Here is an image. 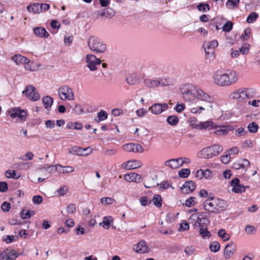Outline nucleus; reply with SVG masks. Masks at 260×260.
<instances>
[{
	"mask_svg": "<svg viewBox=\"0 0 260 260\" xmlns=\"http://www.w3.org/2000/svg\"><path fill=\"white\" fill-rule=\"evenodd\" d=\"M255 94V90L253 88L242 87L232 92L230 95V98L242 102L253 98Z\"/></svg>",
	"mask_w": 260,
	"mask_h": 260,
	"instance_id": "1",
	"label": "nucleus"
},
{
	"mask_svg": "<svg viewBox=\"0 0 260 260\" xmlns=\"http://www.w3.org/2000/svg\"><path fill=\"white\" fill-rule=\"evenodd\" d=\"M198 89L199 88L192 84H184L180 87L182 98L187 102H194L196 101Z\"/></svg>",
	"mask_w": 260,
	"mask_h": 260,
	"instance_id": "2",
	"label": "nucleus"
},
{
	"mask_svg": "<svg viewBox=\"0 0 260 260\" xmlns=\"http://www.w3.org/2000/svg\"><path fill=\"white\" fill-rule=\"evenodd\" d=\"M222 150L223 148L221 145L213 144L202 149L198 153V157L201 158H211L218 155Z\"/></svg>",
	"mask_w": 260,
	"mask_h": 260,
	"instance_id": "3",
	"label": "nucleus"
},
{
	"mask_svg": "<svg viewBox=\"0 0 260 260\" xmlns=\"http://www.w3.org/2000/svg\"><path fill=\"white\" fill-rule=\"evenodd\" d=\"M197 100L202 102L207 111H212L216 105L213 96L199 88L196 95Z\"/></svg>",
	"mask_w": 260,
	"mask_h": 260,
	"instance_id": "4",
	"label": "nucleus"
},
{
	"mask_svg": "<svg viewBox=\"0 0 260 260\" xmlns=\"http://www.w3.org/2000/svg\"><path fill=\"white\" fill-rule=\"evenodd\" d=\"M87 44L89 48L93 52L97 53H104L107 49L106 45L99 38L95 36H90Z\"/></svg>",
	"mask_w": 260,
	"mask_h": 260,
	"instance_id": "5",
	"label": "nucleus"
},
{
	"mask_svg": "<svg viewBox=\"0 0 260 260\" xmlns=\"http://www.w3.org/2000/svg\"><path fill=\"white\" fill-rule=\"evenodd\" d=\"M58 93L60 99L62 101H73L75 99L72 88L67 85H63L59 87Z\"/></svg>",
	"mask_w": 260,
	"mask_h": 260,
	"instance_id": "6",
	"label": "nucleus"
},
{
	"mask_svg": "<svg viewBox=\"0 0 260 260\" xmlns=\"http://www.w3.org/2000/svg\"><path fill=\"white\" fill-rule=\"evenodd\" d=\"M214 83L218 86L228 87L225 72L218 70L212 76Z\"/></svg>",
	"mask_w": 260,
	"mask_h": 260,
	"instance_id": "7",
	"label": "nucleus"
},
{
	"mask_svg": "<svg viewBox=\"0 0 260 260\" xmlns=\"http://www.w3.org/2000/svg\"><path fill=\"white\" fill-rule=\"evenodd\" d=\"M8 115L12 118H19L21 121L26 120L27 113L25 110L21 109L19 107L11 108L8 111Z\"/></svg>",
	"mask_w": 260,
	"mask_h": 260,
	"instance_id": "8",
	"label": "nucleus"
},
{
	"mask_svg": "<svg viewBox=\"0 0 260 260\" xmlns=\"http://www.w3.org/2000/svg\"><path fill=\"white\" fill-rule=\"evenodd\" d=\"M85 61L87 63V67L90 71H94L98 69L97 66L100 65L101 60L94 55L87 54L85 57Z\"/></svg>",
	"mask_w": 260,
	"mask_h": 260,
	"instance_id": "9",
	"label": "nucleus"
},
{
	"mask_svg": "<svg viewBox=\"0 0 260 260\" xmlns=\"http://www.w3.org/2000/svg\"><path fill=\"white\" fill-rule=\"evenodd\" d=\"M22 93L31 101H37L40 97L36 88L31 85H28Z\"/></svg>",
	"mask_w": 260,
	"mask_h": 260,
	"instance_id": "10",
	"label": "nucleus"
},
{
	"mask_svg": "<svg viewBox=\"0 0 260 260\" xmlns=\"http://www.w3.org/2000/svg\"><path fill=\"white\" fill-rule=\"evenodd\" d=\"M122 149L127 152L142 153L144 149L143 147L138 143H129L123 145Z\"/></svg>",
	"mask_w": 260,
	"mask_h": 260,
	"instance_id": "11",
	"label": "nucleus"
},
{
	"mask_svg": "<svg viewBox=\"0 0 260 260\" xmlns=\"http://www.w3.org/2000/svg\"><path fill=\"white\" fill-rule=\"evenodd\" d=\"M228 86L234 85L239 80V74L235 70H228L225 72Z\"/></svg>",
	"mask_w": 260,
	"mask_h": 260,
	"instance_id": "12",
	"label": "nucleus"
},
{
	"mask_svg": "<svg viewBox=\"0 0 260 260\" xmlns=\"http://www.w3.org/2000/svg\"><path fill=\"white\" fill-rule=\"evenodd\" d=\"M143 77V74L141 73H132L126 77V81L129 85H135L139 83Z\"/></svg>",
	"mask_w": 260,
	"mask_h": 260,
	"instance_id": "13",
	"label": "nucleus"
},
{
	"mask_svg": "<svg viewBox=\"0 0 260 260\" xmlns=\"http://www.w3.org/2000/svg\"><path fill=\"white\" fill-rule=\"evenodd\" d=\"M168 108L169 106L166 103H155L149 107V110L155 115H159Z\"/></svg>",
	"mask_w": 260,
	"mask_h": 260,
	"instance_id": "14",
	"label": "nucleus"
},
{
	"mask_svg": "<svg viewBox=\"0 0 260 260\" xmlns=\"http://www.w3.org/2000/svg\"><path fill=\"white\" fill-rule=\"evenodd\" d=\"M191 218L196 220L194 225L200 229L206 228L209 223V220L206 217H199L197 214H193L191 216Z\"/></svg>",
	"mask_w": 260,
	"mask_h": 260,
	"instance_id": "15",
	"label": "nucleus"
},
{
	"mask_svg": "<svg viewBox=\"0 0 260 260\" xmlns=\"http://www.w3.org/2000/svg\"><path fill=\"white\" fill-rule=\"evenodd\" d=\"M92 151V148L90 147L82 148L80 147L75 146L71 149L69 152L78 155L87 156L90 154Z\"/></svg>",
	"mask_w": 260,
	"mask_h": 260,
	"instance_id": "16",
	"label": "nucleus"
},
{
	"mask_svg": "<svg viewBox=\"0 0 260 260\" xmlns=\"http://www.w3.org/2000/svg\"><path fill=\"white\" fill-rule=\"evenodd\" d=\"M215 198L210 194L204 203V209L209 212H216Z\"/></svg>",
	"mask_w": 260,
	"mask_h": 260,
	"instance_id": "17",
	"label": "nucleus"
},
{
	"mask_svg": "<svg viewBox=\"0 0 260 260\" xmlns=\"http://www.w3.org/2000/svg\"><path fill=\"white\" fill-rule=\"evenodd\" d=\"M233 186L232 190L236 193H241L245 191V187L243 185L240 184L239 179L235 178L233 179L231 183Z\"/></svg>",
	"mask_w": 260,
	"mask_h": 260,
	"instance_id": "18",
	"label": "nucleus"
},
{
	"mask_svg": "<svg viewBox=\"0 0 260 260\" xmlns=\"http://www.w3.org/2000/svg\"><path fill=\"white\" fill-rule=\"evenodd\" d=\"M57 167L63 168L60 165H51L49 166L45 165L40 168V171L44 174L46 178H48L51 174L57 169Z\"/></svg>",
	"mask_w": 260,
	"mask_h": 260,
	"instance_id": "19",
	"label": "nucleus"
},
{
	"mask_svg": "<svg viewBox=\"0 0 260 260\" xmlns=\"http://www.w3.org/2000/svg\"><path fill=\"white\" fill-rule=\"evenodd\" d=\"M218 42L216 40L207 42L206 46L205 47L206 54L209 56L213 55L214 50L218 46Z\"/></svg>",
	"mask_w": 260,
	"mask_h": 260,
	"instance_id": "20",
	"label": "nucleus"
},
{
	"mask_svg": "<svg viewBox=\"0 0 260 260\" xmlns=\"http://www.w3.org/2000/svg\"><path fill=\"white\" fill-rule=\"evenodd\" d=\"M135 251L140 253H145L149 252V248L144 240H141L138 243L133 246Z\"/></svg>",
	"mask_w": 260,
	"mask_h": 260,
	"instance_id": "21",
	"label": "nucleus"
},
{
	"mask_svg": "<svg viewBox=\"0 0 260 260\" xmlns=\"http://www.w3.org/2000/svg\"><path fill=\"white\" fill-rule=\"evenodd\" d=\"M196 188V184L192 181H186L181 187V190L184 193H189L192 192Z\"/></svg>",
	"mask_w": 260,
	"mask_h": 260,
	"instance_id": "22",
	"label": "nucleus"
},
{
	"mask_svg": "<svg viewBox=\"0 0 260 260\" xmlns=\"http://www.w3.org/2000/svg\"><path fill=\"white\" fill-rule=\"evenodd\" d=\"M141 166V162L137 160H128L122 165V168L126 170H133Z\"/></svg>",
	"mask_w": 260,
	"mask_h": 260,
	"instance_id": "23",
	"label": "nucleus"
},
{
	"mask_svg": "<svg viewBox=\"0 0 260 260\" xmlns=\"http://www.w3.org/2000/svg\"><path fill=\"white\" fill-rule=\"evenodd\" d=\"M236 251V246L233 243L226 245L224 249V255L225 258H230Z\"/></svg>",
	"mask_w": 260,
	"mask_h": 260,
	"instance_id": "24",
	"label": "nucleus"
},
{
	"mask_svg": "<svg viewBox=\"0 0 260 260\" xmlns=\"http://www.w3.org/2000/svg\"><path fill=\"white\" fill-rule=\"evenodd\" d=\"M124 179L127 182H140L141 181V176L135 173H130L124 176Z\"/></svg>",
	"mask_w": 260,
	"mask_h": 260,
	"instance_id": "25",
	"label": "nucleus"
},
{
	"mask_svg": "<svg viewBox=\"0 0 260 260\" xmlns=\"http://www.w3.org/2000/svg\"><path fill=\"white\" fill-rule=\"evenodd\" d=\"M216 212L225 210L226 208V204L225 201L215 198Z\"/></svg>",
	"mask_w": 260,
	"mask_h": 260,
	"instance_id": "26",
	"label": "nucleus"
},
{
	"mask_svg": "<svg viewBox=\"0 0 260 260\" xmlns=\"http://www.w3.org/2000/svg\"><path fill=\"white\" fill-rule=\"evenodd\" d=\"M35 34L39 37L48 38L49 36V33L46 29L42 27H37L34 28Z\"/></svg>",
	"mask_w": 260,
	"mask_h": 260,
	"instance_id": "27",
	"label": "nucleus"
},
{
	"mask_svg": "<svg viewBox=\"0 0 260 260\" xmlns=\"http://www.w3.org/2000/svg\"><path fill=\"white\" fill-rule=\"evenodd\" d=\"M115 14V11L110 8H107L106 9H104L103 10L101 11H99L98 12V15L100 16L101 17H105L106 18L108 17H112Z\"/></svg>",
	"mask_w": 260,
	"mask_h": 260,
	"instance_id": "28",
	"label": "nucleus"
},
{
	"mask_svg": "<svg viewBox=\"0 0 260 260\" xmlns=\"http://www.w3.org/2000/svg\"><path fill=\"white\" fill-rule=\"evenodd\" d=\"M13 60L17 65L23 64L30 62V60L28 58L23 56L20 54L14 55L13 57Z\"/></svg>",
	"mask_w": 260,
	"mask_h": 260,
	"instance_id": "29",
	"label": "nucleus"
},
{
	"mask_svg": "<svg viewBox=\"0 0 260 260\" xmlns=\"http://www.w3.org/2000/svg\"><path fill=\"white\" fill-rule=\"evenodd\" d=\"M213 129L215 130L214 133L218 136L226 135L229 129L224 126L215 125L214 124Z\"/></svg>",
	"mask_w": 260,
	"mask_h": 260,
	"instance_id": "30",
	"label": "nucleus"
},
{
	"mask_svg": "<svg viewBox=\"0 0 260 260\" xmlns=\"http://www.w3.org/2000/svg\"><path fill=\"white\" fill-rule=\"evenodd\" d=\"M249 161L246 159H243L237 162H235L233 164V168L235 169H244L246 167H247L249 165Z\"/></svg>",
	"mask_w": 260,
	"mask_h": 260,
	"instance_id": "31",
	"label": "nucleus"
},
{
	"mask_svg": "<svg viewBox=\"0 0 260 260\" xmlns=\"http://www.w3.org/2000/svg\"><path fill=\"white\" fill-rule=\"evenodd\" d=\"M144 83L145 86L149 88H154L157 87L156 78H146L144 80Z\"/></svg>",
	"mask_w": 260,
	"mask_h": 260,
	"instance_id": "32",
	"label": "nucleus"
},
{
	"mask_svg": "<svg viewBox=\"0 0 260 260\" xmlns=\"http://www.w3.org/2000/svg\"><path fill=\"white\" fill-rule=\"evenodd\" d=\"M27 10L34 13L39 14L41 13V9L40 8V3H34L27 6Z\"/></svg>",
	"mask_w": 260,
	"mask_h": 260,
	"instance_id": "33",
	"label": "nucleus"
},
{
	"mask_svg": "<svg viewBox=\"0 0 260 260\" xmlns=\"http://www.w3.org/2000/svg\"><path fill=\"white\" fill-rule=\"evenodd\" d=\"M112 222L113 219L111 216H105L103 218V222L100 223V225H102L106 229H108Z\"/></svg>",
	"mask_w": 260,
	"mask_h": 260,
	"instance_id": "34",
	"label": "nucleus"
},
{
	"mask_svg": "<svg viewBox=\"0 0 260 260\" xmlns=\"http://www.w3.org/2000/svg\"><path fill=\"white\" fill-rule=\"evenodd\" d=\"M167 122L171 126H175L179 122V119L177 116L170 115L167 118Z\"/></svg>",
	"mask_w": 260,
	"mask_h": 260,
	"instance_id": "35",
	"label": "nucleus"
},
{
	"mask_svg": "<svg viewBox=\"0 0 260 260\" xmlns=\"http://www.w3.org/2000/svg\"><path fill=\"white\" fill-rule=\"evenodd\" d=\"M42 102L45 106V108L46 109H49L51 107L53 103V100L51 96H46L42 99Z\"/></svg>",
	"mask_w": 260,
	"mask_h": 260,
	"instance_id": "36",
	"label": "nucleus"
},
{
	"mask_svg": "<svg viewBox=\"0 0 260 260\" xmlns=\"http://www.w3.org/2000/svg\"><path fill=\"white\" fill-rule=\"evenodd\" d=\"M214 123L211 121H207L204 122H200L197 125V127L199 129L207 128L211 127V128L213 129Z\"/></svg>",
	"mask_w": 260,
	"mask_h": 260,
	"instance_id": "37",
	"label": "nucleus"
},
{
	"mask_svg": "<svg viewBox=\"0 0 260 260\" xmlns=\"http://www.w3.org/2000/svg\"><path fill=\"white\" fill-rule=\"evenodd\" d=\"M239 3V0H228L225 5L228 9H234L238 7Z\"/></svg>",
	"mask_w": 260,
	"mask_h": 260,
	"instance_id": "38",
	"label": "nucleus"
},
{
	"mask_svg": "<svg viewBox=\"0 0 260 260\" xmlns=\"http://www.w3.org/2000/svg\"><path fill=\"white\" fill-rule=\"evenodd\" d=\"M258 17V14L257 13L255 12H251L247 16L246 21L248 23H252L256 20Z\"/></svg>",
	"mask_w": 260,
	"mask_h": 260,
	"instance_id": "39",
	"label": "nucleus"
},
{
	"mask_svg": "<svg viewBox=\"0 0 260 260\" xmlns=\"http://www.w3.org/2000/svg\"><path fill=\"white\" fill-rule=\"evenodd\" d=\"M107 113L103 110H101L100 112L98 113V116L95 118L96 122L105 120L107 118Z\"/></svg>",
	"mask_w": 260,
	"mask_h": 260,
	"instance_id": "40",
	"label": "nucleus"
},
{
	"mask_svg": "<svg viewBox=\"0 0 260 260\" xmlns=\"http://www.w3.org/2000/svg\"><path fill=\"white\" fill-rule=\"evenodd\" d=\"M152 201L153 202L154 204L158 208H160L161 207V197L159 194H155L153 197Z\"/></svg>",
	"mask_w": 260,
	"mask_h": 260,
	"instance_id": "41",
	"label": "nucleus"
},
{
	"mask_svg": "<svg viewBox=\"0 0 260 260\" xmlns=\"http://www.w3.org/2000/svg\"><path fill=\"white\" fill-rule=\"evenodd\" d=\"M5 176L8 178H13L14 179H18L20 177V175H16V171L14 170L6 171L5 172Z\"/></svg>",
	"mask_w": 260,
	"mask_h": 260,
	"instance_id": "42",
	"label": "nucleus"
},
{
	"mask_svg": "<svg viewBox=\"0 0 260 260\" xmlns=\"http://www.w3.org/2000/svg\"><path fill=\"white\" fill-rule=\"evenodd\" d=\"M258 128V125L255 122L250 123L247 126V128L251 133H255L257 131Z\"/></svg>",
	"mask_w": 260,
	"mask_h": 260,
	"instance_id": "43",
	"label": "nucleus"
},
{
	"mask_svg": "<svg viewBox=\"0 0 260 260\" xmlns=\"http://www.w3.org/2000/svg\"><path fill=\"white\" fill-rule=\"evenodd\" d=\"M165 165L173 169H176L178 168V166L175 159H171L170 160H167L165 162Z\"/></svg>",
	"mask_w": 260,
	"mask_h": 260,
	"instance_id": "44",
	"label": "nucleus"
},
{
	"mask_svg": "<svg viewBox=\"0 0 260 260\" xmlns=\"http://www.w3.org/2000/svg\"><path fill=\"white\" fill-rule=\"evenodd\" d=\"M199 234L201 235V236L204 239L209 238L211 236V234L210 233V232L208 231L207 227H206V228L200 229L199 230Z\"/></svg>",
	"mask_w": 260,
	"mask_h": 260,
	"instance_id": "45",
	"label": "nucleus"
},
{
	"mask_svg": "<svg viewBox=\"0 0 260 260\" xmlns=\"http://www.w3.org/2000/svg\"><path fill=\"white\" fill-rule=\"evenodd\" d=\"M218 235L220 238L225 241L229 240L230 237L229 234L226 233L224 229L219 230L218 232Z\"/></svg>",
	"mask_w": 260,
	"mask_h": 260,
	"instance_id": "46",
	"label": "nucleus"
},
{
	"mask_svg": "<svg viewBox=\"0 0 260 260\" xmlns=\"http://www.w3.org/2000/svg\"><path fill=\"white\" fill-rule=\"evenodd\" d=\"M8 259L10 260H15L19 255L17 252L14 250H7Z\"/></svg>",
	"mask_w": 260,
	"mask_h": 260,
	"instance_id": "47",
	"label": "nucleus"
},
{
	"mask_svg": "<svg viewBox=\"0 0 260 260\" xmlns=\"http://www.w3.org/2000/svg\"><path fill=\"white\" fill-rule=\"evenodd\" d=\"M161 79L162 86L171 85L174 83V80L172 78L161 77Z\"/></svg>",
	"mask_w": 260,
	"mask_h": 260,
	"instance_id": "48",
	"label": "nucleus"
},
{
	"mask_svg": "<svg viewBox=\"0 0 260 260\" xmlns=\"http://www.w3.org/2000/svg\"><path fill=\"white\" fill-rule=\"evenodd\" d=\"M209 247L211 251L214 252H216L220 249V245L218 242L214 241L210 243Z\"/></svg>",
	"mask_w": 260,
	"mask_h": 260,
	"instance_id": "49",
	"label": "nucleus"
},
{
	"mask_svg": "<svg viewBox=\"0 0 260 260\" xmlns=\"http://www.w3.org/2000/svg\"><path fill=\"white\" fill-rule=\"evenodd\" d=\"M250 45L248 43H244L240 48V52L243 55H246L249 52Z\"/></svg>",
	"mask_w": 260,
	"mask_h": 260,
	"instance_id": "50",
	"label": "nucleus"
},
{
	"mask_svg": "<svg viewBox=\"0 0 260 260\" xmlns=\"http://www.w3.org/2000/svg\"><path fill=\"white\" fill-rule=\"evenodd\" d=\"M190 170L188 169H182L178 172L179 176L181 178H187L190 174Z\"/></svg>",
	"mask_w": 260,
	"mask_h": 260,
	"instance_id": "51",
	"label": "nucleus"
},
{
	"mask_svg": "<svg viewBox=\"0 0 260 260\" xmlns=\"http://www.w3.org/2000/svg\"><path fill=\"white\" fill-rule=\"evenodd\" d=\"M206 110V108L204 106H199L191 108V112L193 114H201L203 111Z\"/></svg>",
	"mask_w": 260,
	"mask_h": 260,
	"instance_id": "52",
	"label": "nucleus"
},
{
	"mask_svg": "<svg viewBox=\"0 0 260 260\" xmlns=\"http://www.w3.org/2000/svg\"><path fill=\"white\" fill-rule=\"evenodd\" d=\"M31 212L34 214L33 211L23 210L20 212V216L23 219H28L31 217Z\"/></svg>",
	"mask_w": 260,
	"mask_h": 260,
	"instance_id": "53",
	"label": "nucleus"
},
{
	"mask_svg": "<svg viewBox=\"0 0 260 260\" xmlns=\"http://www.w3.org/2000/svg\"><path fill=\"white\" fill-rule=\"evenodd\" d=\"M244 34L241 36V38L245 41L248 40L250 38L251 29L249 28H246L244 29Z\"/></svg>",
	"mask_w": 260,
	"mask_h": 260,
	"instance_id": "54",
	"label": "nucleus"
},
{
	"mask_svg": "<svg viewBox=\"0 0 260 260\" xmlns=\"http://www.w3.org/2000/svg\"><path fill=\"white\" fill-rule=\"evenodd\" d=\"M197 8L200 11H202L203 12H207L210 10L209 5L207 4L201 3L198 5Z\"/></svg>",
	"mask_w": 260,
	"mask_h": 260,
	"instance_id": "55",
	"label": "nucleus"
},
{
	"mask_svg": "<svg viewBox=\"0 0 260 260\" xmlns=\"http://www.w3.org/2000/svg\"><path fill=\"white\" fill-rule=\"evenodd\" d=\"M233 28V23L231 21L226 22L222 27V30L225 32L230 31Z\"/></svg>",
	"mask_w": 260,
	"mask_h": 260,
	"instance_id": "56",
	"label": "nucleus"
},
{
	"mask_svg": "<svg viewBox=\"0 0 260 260\" xmlns=\"http://www.w3.org/2000/svg\"><path fill=\"white\" fill-rule=\"evenodd\" d=\"M196 198L190 197L187 199L185 201V205L188 207H190L192 206H194L196 204L195 202Z\"/></svg>",
	"mask_w": 260,
	"mask_h": 260,
	"instance_id": "57",
	"label": "nucleus"
},
{
	"mask_svg": "<svg viewBox=\"0 0 260 260\" xmlns=\"http://www.w3.org/2000/svg\"><path fill=\"white\" fill-rule=\"evenodd\" d=\"M68 187L64 185L57 190L56 192L58 193L60 196H63L68 191Z\"/></svg>",
	"mask_w": 260,
	"mask_h": 260,
	"instance_id": "58",
	"label": "nucleus"
},
{
	"mask_svg": "<svg viewBox=\"0 0 260 260\" xmlns=\"http://www.w3.org/2000/svg\"><path fill=\"white\" fill-rule=\"evenodd\" d=\"M113 201V199L109 197L103 198L101 199V203L104 205H111Z\"/></svg>",
	"mask_w": 260,
	"mask_h": 260,
	"instance_id": "59",
	"label": "nucleus"
},
{
	"mask_svg": "<svg viewBox=\"0 0 260 260\" xmlns=\"http://www.w3.org/2000/svg\"><path fill=\"white\" fill-rule=\"evenodd\" d=\"M76 210V206L74 204H70L67 208V213L68 214H73Z\"/></svg>",
	"mask_w": 260,
	"mask_h": 260,
	"instance_id": "60",
	"label": "nucleus"
},
{
	"mask_svg": "<svg viewBox=\"0 0 260 260\" xmlns=\"http://www.w3.org/2000/svg\"><path fill=\"white\" fill-rule=\"evenodd\" d=\"M34 154L31 152H28L25 155L20 157L23 160H31L34 157Z\"/></svg>",
	"mask_w": 260,
	"mask_h": 260,
	"instance_id": "61",
	"label": "nucleus"
},
{
	"mask_svg": "<svg viewBox=\"0 0 260 260\" xmlns=\"http://www.w3.org/2000/svg\"><path fill=\"white\" fill-rule=\"evenodd\" d=\"M73 111L78 115H80L84 112L83 109L80 105H75V107L73 108Z\"/></svg>",
	"mask_w": 260,
	"mask_h": 260,
	"instance_id": "62",
	"label": "nucleus"
},
{
	"mask_svg": "<svg viewBox=\"0 0 260 260\" xmlns=\"http://www.w3.org/2000/svg\"><path fill=\"white\" fill-rule=\"evenodd\" d=\"M15 237L13 235H6L2 237V240L6 243H10L14 240Z\"/></svg>",
	"mask_w": 260,
	"mask_h": 260,
	"instance_id": "63",
	"label": "nucleus"
},
{
	"mask_svg": "<svg viewBox=\"0 0 260 260\" xmlns=\"http://www.w3.org/2000/svg\"><path fill=\"white\" fill-rule=\"evenodd\" d=\"M247 133V132L245 130L243 127L238 128L235 133V135L237 137H240L245 136Z\"/></svg>",
	"mask_w": 260,
	"mask_h": 260,
	"instance_id": "64",
	"label": "nucleus"
}]
</instances>
